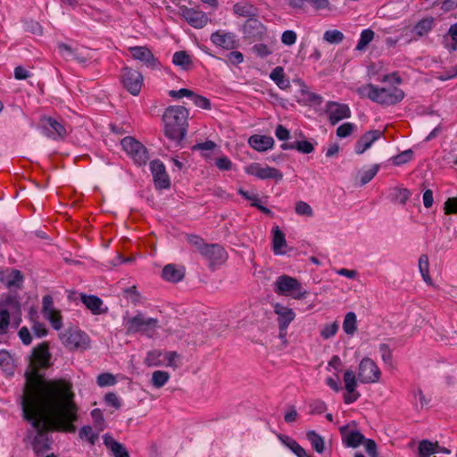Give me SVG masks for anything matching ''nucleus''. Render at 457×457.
Here are the masks:
<instances>
[{"label":"nucleus","mask_w":457,"mask_h":457,"mask_svg":"<svg viewBox=\"0 0 457 457\" xmlns=\"http://www.w3.org/2000/svg\"><path fill=\"white\" fill-rule=\"evenodd\" d=\"M73 384L66 378L36 380L29 382L21 397L22 415L37 431L31 442L37 454H43L51 447L48 427L74 433L78 420V407L74 402Z\"/></svg>","instance_id":"nucleus-1"},{"label":"nucleus","mask_w":457,"mask_h":457,"mask_svg":"<svg viewBox=\"0 0 457 457\" xmlns=\"http://www.w3.org/2000/svg\"><path fill=\"white\" fill-rule=\"evenodd\" d=\"M361 95L381 105H395L404 98V92L395 86L388 87L368 84L361 88Z\"/></svg>","instance_id":"nucleus-2"},{"label":"nucleus","mask_w":457,"mask_h":457,"mask_svg":"<svg viewBox=\"0 0 457 457\" xmlns=\"http://www.w3.org/2000/svg\"><path fill=\"white\" fill-rule=\"evenodd\" d=\"M158 324L159 320L157 319L145 317L141 312H137L135 316H123V326L126 335L146 334L154 330Z\"/></svg>","instance_id":"nucleus-3"},{"label":"nucleus","mask_w":457,"mask_h":457,"mask_svg":"<svg viewBox=\"0 0 457 457\" xmlns=\"http://www.w3.org/2000/svg\"><path fill=\"white\" fill-rule=\"evenodd\" d=\"M273 290L278 295H287L297 300L303 299L308 295L301 282L288 275L278 276L274 283Z\"/></svg>","instance_id":"nucleus-4"},{"label":"nucleus","mask_w":457,"mask_h":457,"mask_svg":"<svg viewBox=\"0 0 457 457\" xmlns=\"http://www.w3.org/2000/svg\"><path fill=\"white\" fill-rule=\"evenodd\" d=\"M37 128L43 136L55 141L62 140L68 133L60 116H41Z\"/></svg>","instance_id":"nucleus-5"},{"label":"nucleus","mask_w":457,"mask_h":457,"mask_svg":"<svg viewBox=\"0 0 457 457\" xmlns=\"http://www.w3.org/2000/svg\"><path fill=\"white\" fill-rule=\"evenodd\" d=\"M123 151L137 166H145L149 160L147 148L133 137H125L120 141Z\"/></svg>","instance_id":"nucleus-6"},{"label":"nucleus","mask_w":457,"mask_h":457,"mask_svg":"<svg viewBox=\"0 0 457 457\" xmlns=\"http://www.w3.org/2000/svg\"><path fill=\"white\" fill-rule=\"evenodd\" d=\"M187 116H162L167 137L179 143L187 135Z\"/></svg>","instance_id":"nucleus-7"},{"label":"nucleus","mask_w":457,"mask_h":457,"mask_svg":"<svg viewBox=\"0 0 457 457\" xmlns=\"http://www.w3.org/2000/svg\"><path fill=\"white\" fill-rule=\"evenodd\" d=\"M62 343L70 349H87L90 338L84 331L77 328H69L59 335Z\"/></svg>","instance_id":"nucleus-8"},{"label":"nucleus","mask_w":457,"mask_h":457,"mask_svg":"<svg viewBox=\"0 0 457 457\" xmlns=\"http://www.w3.org/2000/svg\"><path fill=\"white\" fill-rule=\"evenodd\" d=\"M381 371L370 358H363L359 364L358 378L362 384L376 383L379 380Z\"/></svg>","instance_id":"nucleus-9"},{"label":"nucleus","mask_w":457,"mask_h":457,"mask_svg":"<svg viewBox=\"0 0 457 457\" xmlns=\"http://www.w3.org/2000/svg\"><path fill=\"white\" fill-rule=\"evenodd\" d=\"M246 174L253 176L258 179H274L279 181L283 179V173L274 168L268 165L262 166L259 162H253L245 168Z\"/></svg>","instance_id":"nucleus-10"},{"label":"nucleus","mask_w":457,"mask_h":457,"mask_svg":"<svg viewBox=\"0 0 457 457\" xmlns=\"http://www.w3.org/2000/svg\"><path fill=\"white\" fill-rule=\"evenodd\" d=\"M120 80L123 87L133 96H137L143 85L142 74L131 68L124 67L121 70Z\"/></svg>","instance_id":"nucleus-11"},{"label":"nucleus","mask_w":457,"mask_h":457,"mask_svg":"<svg viewBox=\"0 0 457 457\" xmlns=\"http://www.w3.org/2000/svg\"><path fill=\"white\" fill-rule=\"evenodd\" d=\"M43 317L47 320L54 329L59 330L62 327V318L58 310L54 308L53 297L46 295L42 298Z\"/></svg>","instance_id":"nucleus-12"},{"label":"nucleus","mask_w":457,"mask_h":457,"mask_svg":"<svg viewBox=\"0 0 457 457\" xmlns=\"http://www.w3.org/2000/svg\"><path fill=\"white\" fill-rule=\"evenodd\" d=\"M179 15L193 28L202 29L206 26L209 18L205 12L199 9L190 8L186 5L179 6Z\"/></svg>","instance_id":"nucleus-13"},{"label":"nucleus","mask_w":457,"mask_h":457,"mask_svg":"<svg viewBox=\"0 0 457 457\" xmlns=\"http://www.w3.org/2000/svg\"><path fill=\"white\" fill-rule=\"evenodd\" d=\"M149 166L155 187L168 189L170 187V180L164 163L161 160L155 159L150 162Z\"/></svg>","instance_id":"nucleus-14"},{"label":"nucleus","mask_w":457,"mask_h":457,"mask_svg":"<svg viewBox=\"0 0 457 457\" xmlns=\"http://www.w3.org/2000/svg\"><path fill=\"white\" fill-rule=\"evenodd\" d=\"M59 53L68 60H74L80 64H86L92 58L87 48H71L70 46L61 43L58 45Z\"/></svg>","instance_id":"nucleus-15"},{"label":"nucleus","mask_w":457,"mask_h":457,"mask_svg":"<svg viewBox=\"0 0 457 457\" xmlns=\"http://www.w3.org/2000/svg\"><path fill=\"white\" fill-rule=\"evenodd\" d=\"M201 255L210 262L212 268L223 263L228 257L225 249L218 244H207Z\"/></svg>","instance_id":"nucleus-16"},{"label":"nucleus","mask_w":457,"mask_h":457,"mask_svg":"<svg viewBox=\"0 0 457 457\" xmlns=\"http://www.w3.org/2000/svg\"><path fill=\"white\" fill-rule=\"evenodd\" d=\"M0 281L10 290L21 289L24 277L22 273L16 269H5L0 270Z\"/></svg>","instance_id":"nucleus-17"},{"label":"nucleus","mask_w":457,"mask_h":457,"mask_svg":"<svg viewBox=\"0 0 457 457\" xmlns=\"http://www.w3.org/2000/svg\"><path fill=\"white\" fill-rule=\"evenodd\" d=\"M129 52L134 59L138 60L147 68L153 70L159 68L160 62L149 48L145 46H133L129 48Z\"/></svg>","instance_id":"nucleus-18"},{"label":"nucleus","mask_w":457,"mask_h":457,"mask_svg":"<svg viewBox=\"0 0 457 457\" xmlns=\"http://www.w3.org/2000/svg\"><path fill=\"white\" fill-rule=\"evenodd\" d=\"M273 311L274 313L278 316L277 321L278 325V329H287L289 324L295 318V312L293 311V309L285 306L282 303H276L273 305Z\"/></svg>","instance_id":"nucleus-19"},{"label":"nucleus","mask_w":457,"mask_h":457,"mask_svg":"<svg viewBox=\"0 0 457 457\" xmlns=\"http://www.w3.org/2000/svg\"><path fill=\"white\" fill-rule=\"evenodd\" d=\"M343 444L346 447L356 448L365 440V436L356 429H350L349 425L339 428Z\"/></svg>","instance_id":"nucleus-20"},{"label":"nucleus","mask_w":457,"mask_h":457,"mask_svg":"<svg viewBox=\"0 0 457 457\" xmlns=\"http://www.w3.org/2000/svg\"><path fill=\"white\" fill-rule=\"evenodd\" d=\"M383 136L379 129L370 130L364 133L355 143L354 151L357 154H362L371 147L373 143Z\"/></svg>","instance_id":"nucleus-21"},{"label":"nucleus","mask_w":457,"mask_h":457,"mask_svg":"<svg viewBox=\"0 0 457 457\" xmlns=\"http://www.w3.org/2000/svg\"><path fill=\"white\" fill-rule=\"evenodd\" d=\"M211 41L217 46L226 50H232L237 47L235 35L231 32L218 30L211 35Z\"/></svg>","instance_id":"nucleus-22"},{"label":"nucleus","mask_w":457,"mask_h":457,"mask_svg":"<svg viewBox=\"0 0 457 457\" xmlns=\"http://www.w3.org/2000/svg\"><path fill=\"white\" fill-rule=\"evenodd\" d=\"M33 362L39 368H47L50 366L51 353L46 342L39 344L33 349Z\"/></svg>","instance_id":"nucleus-23"},{"label":"nucleus","mask_w":457,"mask_h":457,"mask_svg":"<svg viewBox=\"0 0 457 457\" xmlns=\"http://www.w3.org/2000/svg\"><path fill=\"white\" fill-rule=\"evenodd\" d=\"M272 235V252L275 255H284L287 253L286 247L287 246L285 233L275 226L271 229Z\"/></svg>","instance_id":"nucleus-24"},{"label":"nucleus","mask_w":457,"mask_h":457,"mask_svg":"<svg viewBox=\"0 0 457 457\" xmlns=\"http://www.w3.org/2000/svg\"><path fill=\"white\" fill-rule=\"evenodd\" d=\"M80 300H81L82 303L85 304L86 307L88 310H90V312L94 315L105 313L108 311L107 307H104V308L103 307L104 306L103 300L96 295L82 294L80 296Z\"/></svg>","instance_id":"nucleus-25"},{"label":"nucleus","mask_w":457,"mask_h":457,"mask_svg":"<svg viewBox=\"0 0 457 457\" xmlns=\"http://www.w3.org/2000/svg\"><path fill=\"white\" fill-rule=\"evenodd\" d=\"M248 144L258 152H265L273 147L274 139L270 136L253 135L249 137Z\"/></svg>","instance_id":"nucleus-26"},{"label":"nucleus","mask_w":457,"mask_h":457,"mask_svg":"<svg viewBox=\"0 0 457 457\" xmlns=\"http://www.w3.org/2000/svg\"><path fill=\"white\" fill-rule=\"evenodd\" d=\"M184 275V269H179L172 263L164 266L162 272V277L163 279L173 283H177L182 280Z\"/></svg>","instance_id":"nucleus-27"},{"label":"nucleus","mask_w":457,"mask_h":457,"mask_svg":"<svg viewBox=\"0 0 457 457\" xmlns=\"http://www.w3.org/2000/svg\"><path fill=\"white\" fill-rule=\"evenodd\" d=\"M172 62L174 65L180 67L184 71L190 69L192 60L186 51H178L172 56Z\"/></svg>","instance_id":"nucleus-28"},{"label":"nucleus","mask_w":457,"mask_h":457,"mask_svg":"<svg viewBox=\"0 0 457 457\" xmlns=\"http://www.w3.org/2000/svg\"><path fill=\"white\" fill-rule=\"evenodd\" d=\"M234 13L245 17V18H251L255 16V8L253 4L247 3V2H239L234 4L233 6Z\"/></svg>","instance_id":"nucleus-29"},{"label":"nucleus","mask_w":457,"mask_h":457,"mask_svg":"<svg viewBox=\"0 0 457 457\" xmlns=\"http://www.w3.org/2000/svg\"><path fill=\"white\" fill-rule=\"evenodd\" d=\"M270 78L276 83V85L281 88L286 89L289 87L290 82L286 78L284 70L282 67H276L270 74Z\"/></svg>","instance_id":"nucleus-30"},{"label":"nucleus","mask_w":457,"mask_h":457,"mask_svg":"<svg viewBox=\"0 0 457 457\" xmlns=\"http://www.w3.org/2000/svg\"><path fill=\"white\" fill-rule=\"evenodd\" d=\"M444 45L450 52L457 49V23L450 27L447 35L444 37Z\"/></svg>","instance_id":"nucleus-31"},{"label":"nucleus","mask_w":457,"mask_h":457,"mask_svg":"<svg viewBox=\"0 0 457 457\" xmlns=\"http://www.w3.org/2000/svg\"><path fill=\"white\" fill-rule=\"evenodd\" d=\"M306 437L312 448L318 453H322L324 452L325 444L324 439L321 436L316 433L314 430H310L306 433Z\"/></svg>","instance_id":"nucleus-32"},{"label":"nucleus","mask_w":457,"mask_h":457,"mask_svg":"<svg viewBox=\"0 0 457 457\" xmlns=\"http://www.w3.org/2000/svg\"><path fill=\"white\" fill-rule=\"evenodd\" d=\"M305 3L311 4L315 9H326L329 5L328 0H289V4L295 8H301Z\"/></svg>","instance_id":"nucleus-33"},{"label":"nucleus","mask_w":457,"mask_h":457,"mask_svg":"<svg viewBox=\"0 0 457 457\" xmlns=\"http://www.w3.org/2000/svg\"><path fill=\"white\" fill-rule=\"evenodd\" d=\"M343 329L347 335H353L355 333L357 330V318L354 312H349L345 314Z\"/></svg>","instance_id":"nucleus-34"},{"label":"nucleus","mask_w":457,"mask_h":457,"mask_svg":"<svg viewBox=\"0 0 457 457\" xmlns=\"http://www.w3.org/2000/svg\"><path fill=\"white\" fill-rule=\"evenodd\" d=\"M419 270L423 280L428 285H432V278L429 276V262L427 254H421L419 259Z\"/></svg>","instance_id":"nucleus-35"},{"label":"nucleus","mask_w":457,"mask_h":457,"mask_svg":"<svg viewBox=\"0 0 457 457\" xmlns=\"http://www.w3.org/2000/svg\"><path fill=\"white\" fill-rule=\"evenodd\" d=\"M436 447H438V443H432L428 440H421L419 444V457H430L433 453H436Z\"/></svg>","instance_id":"nucleus-36"},{"label":"nucleus","mask_w":457,"mask_h":457,"mask_svg":"<svg viewBox=\"0 0 457 457\" xmlns=\"http://www.w3.org/2000/svg\"><path fill=\"white\" fill-rule=\"evenodd\" d=\"M79 436L82 440L87 441L91 445H94L98 440L99 433L94 432L93 428L89 426H83L79 432Z\"/></svg>","instance_id":"nucleus-37"},{"label":"nucleus","mask_w":457,"mask_h":457,"mask_svg":"<svg viewBox=\"0 0 457 457\" xmlns=\"http://www.w3.org/2000/svg\"><path fill=\"white\" fill-rule=\"evenodd\" d=\"M325 114H350V109L347 104H339L337 102H328Z\"/></svg>","instance_id":"nucleus-38"},{"label":"nucleus","mask_w":457,"mask_h":457,"mask_svg":"<svg viewBox=\"0 0 457 457\" xmlns=\"http://www.w3.org/2000/svg\"><path fill=\"white\" fill-rule=\"evenodd\" d=\"M170 379V374L164 370H155L153 372L151 383L155 388L162 387Z\"/></svg>","instance_id":"nucleus-39"},{"label":"nucleus","mask_w":457,"mask_h":457,"mask_svg":"<svg viewBox=\"0 0 457 457\" xmlns=\"http://www.w3.org/2000/svg\"><path fill=\"white\" fill-rule=\"evenodd\" d=\"M411 196V192L407 188H398L395 187L393 189L391 194V200L395 203H399L400 204H405L408 199Z\"/></svg>","instance_id":"nucleus-40"},{"label":"nucleus","mask_w":457,"mask_h":457,"mask_svg":"<svg viewBox=\"0 0 457 457\" xmlns=\"http://www.w3.org/2000/svg\"><path fill=\"white\" fill-rule=\"evenodd\" d=\"M374 38V31L367 29L361 31L359 41L356 45L355 49L358 51H362L366 48V46L373 40Z\"/></svg>","instance_id":"nucleus-41"},{"label":"nucleus","mask_w":457,"mask_h":457,"mask_svg":"<svg viewBox=\"0 0 457 457\" xmlns=\"http://www.w3.org/2000/svg\"><path fill=\"white\" fill-rule=\"evenodd\" d=\"M162 352L159 350H153L147 353V355L145 359V363L148 367H158L163 364L161 360Z\"/></svg>","instance_id":"nucleus-42"},{"label":"nucleus","mask_w":457,"mask_h":457,"mask_svg":"<svg viewBox=\"0 0 457 457\" xmlns=\"http://www.w3.org/2000/svg\"><path fill=\"white\" fill-rule=\"evenodd\" d=\"M203 155L204 156V158L206 160H216V166L220 170H231L232 168V162L231 161L229 160L228 157L227 156H218L217 158H212L209 154L207 153H204L203 154Z\"/></svg>","instance_id":"nucleus-43"},{"label":"nucleus","mask_w":457,"mask_h":457,"mask_svg":"<svg viewBox=\"0 0 457 457\" xmlns=\"http://www.w3.org/2000/svg\"><path fill=\"white\" fill-rule=\"evenodd\" d=\"M344 382L347 393H353L357 386L355 373L351 370H346L344 373Z\"/></svg>","instance_id":"nucleus-44"},{"label":"nucleus","mask_w":457,"mask_h":457,"mask_svg":"<svg viewBox=\"0 0 457 457\" xmlns=\"http://www.w3.org/2000/svg\"><path fill=\"white\" fill-rule=\"evenodd\" d=\"M378 351L381 354V359L386 365H393L392 348L388 343H381L378 345Z\"/></svg>","instance_id":"nucleus-45"},{"label":"nucleus","mask_w":457,"mask_h":457,"mask_svg":"<svg viewBox=\"0 0 457 457\" xmlns=\"http://www.w3.org/2000/svg\"><path fill=\"white\" fill-rule=\"evenodd\" d=\"M0 367L5 372H12L13 361L11 354L6 350H0Z\"/></svg>","instance_id":"nucleus-46"},{"label":"nucleus","mask_w":457,"mask_h":457,"mask_svg":"<svg viewBox=\"0 0 457 457\" xmlns=\"http://www.w3.org/2000/svg\"><path fill=\"white\" fill-rule=\"evenodd\" d=\"M344 37V34L337 29H328L323 34V39L329 44H339Z\"/></svg>","instance_id":"nucleus-47"},{"label":"nucleus","mask_w":457,"mask_h":457,"mask_svg":"<svg viewBox=\"0 0 457 457\" xmlns=\"http://www.w3.org/2000/svg\"><path fill=\"white\" fill-rule=\"evenodd\" d=\"M433 22L434 21L432 18L423 19L416 24V26L414 27V31L419 36H424L432 29Z\"/></svg>","instance_id":"nucleus-48"},{"label":"nucleus","mask_w":457,"mask_h":457,"mask_svg":"<svg viewBox=\"0 0 457 457\" xmlns=\"http://www.w3.org/2000/svg\"><path fill=\"white\" fill-rule=\"evenodd\" d=\"M413 157V152L411 149L405 150L399 154H396L391 158L394 165L400 166L409 162Z\"/></svg>","instance_id":"nucleus-49"},{"label":"nucleus","mask_w":457,"mask_h":457,"mask_svg":"<svg viewBox=\"0 0 457 457\" xmlns=\"http://www.w3.org/2000/svg\"><path fill=\"white\" fill-rule=\"evenodd\" d=\"M295 211L300 216L312 217L314 215L312 206L304 201L296 202Z\"/></svg>","instance_id":"nucleus-50"},{"label":"nucleus","mask_w":457,"mask_h":457,"mask_svg":"<svg viewBox=\"0 0 457 457\" xmlns=\"http://www.w3.org/2000/svg\"><path fill=\"white\" fill-rule=\"evenodd\" d=\"M379 164H374L372 165L369 170H364L361 174L360 182L361 186H364L368 184L378 172L379 170Z\"/></svg>","instance_id":"nucleus-51"},{"label":"nucleus","mask_w":457,"mask_h":457,"mask_svg":"<svg viewBox=\"0 0 457 457\" xmlns=\"http://www.w3.org/2000/svg\"><path fill=\"white\" fill-rule=\"evenodd\" d=\"M302 96L304 101H307L310 105L317 106L320 105L322 103V97L313 92H310L305 87L302 89Z\"/></svg>","instance_id":"nucleus-52"},{"label":"nucleus","mask_w":457,"mask_h":457,"mask_svg":"<svg viewBox=\"0 0 457 457\" xmlns=\"http://www.w3.org/2000/svg\"><path fill=\"white\" fill-rule=\"evenodd\" d=\"M123 295L126 299L129 300L133 304H137L140 302V294L135 286L123 289Z\"/></svg>","instance_id":"nucleus-53"},{"label":"nucleus","mask_w":457,"mask_h":457,"mask_svg":"<svg viewBox=\"0 0 457 457\" xmlns=\"http://www.w3.org/2000/svg\"><path fill=\"white\" fill-rule=\"evenodd\" d=\"M193 150H201L202 152L213 151L215 154H219L220 149L217 145L211 140L198 143L193 146Z\"/></svg>","instance_id":"nucleus-54"},{"label":"nucleus","mask_w":457,"mask_h":457,"mask_svg":"<svg viewBox=\"0 0 457 457\" xmlns=\"http://www.w3.org/2000/svg\"><path fill=\"white\" fill-rule=\"evenodd\" d=\"M338 330V324L337 322H332L326 324L320 331V336L324 339H328L334 337Z\"/></svg>","instance_id":"nucleus-55"},{"label":"nucleus","mask_w":457,"mask_h":457,"mask_svg":"<svg viewBox=\"0 0 457 457\" xmlns=\"http://www.w3.org/2000/svg\"><path fill=\"white\" fill-rule=\"evenodd\" d=\"M191 101L195 106L199 108H202L204 110H211L210 100L203 96L196 95L194 93L191 97Z\"/></svg>","instance_id":"nucleus-56"},{"label":"nucleus","mask_w":457,"mask_h":457,"mask_svg":"<svg viewBox=\"0 0 457 457\" xmlns=\"http://www.w3.org/2000/svg\"><path fill=\"white\" fill-rule=\"evenodd\" d=\"M278 438L286 447L290 449L293 453L300 445L294 438L287 435L278 434Z\"/></svg>","instance_id":"nucleus-57"},{"label":"nucleus","mask_w":457,"mask_h":457,"mask_svg":"<svg viewBox=\"0 0 457 457\" xmlns=\"http://www.w3.org/2000/svg\"><path fill=\"white\" fill-rule=\"evenodd\" d=\"M96 381L99 386H112L116 383L114 376L110 373H102L98 375Z\"/></svg>","instance_id":"nucleus-58"},{"label":"nucleus","mask_w":457,"mask_h":457,"mask_svg":"<svg viewBox=\"0 0 457 457\" xmlns=\"http://www.w3.org/2000/svg\"><path fill=\"white\" fill-rule=\"evenodd\" d=\"M294 146H295V150L303 154H311L314 151L313 145L307 140L295 141Z\"/></svg>","instance_id":"nucleus-59"},{"label":"nucleus","mask_w":457,"mask_h":457,"mask_svg":"<svg viewBox=\"0 0 457 457\" xmlns=\"http://www.w3.org/2000/svg\"><path fill=\"white\" fill-rule=\"evenodd\" d=\"M187 241L191 245L195 247L200 254L203 251V248L207 245L204 243V239L197 235H188Z\"/></svg>","instance_id":"nucleus-60"},{"label":"nucleus","mask_w":457,"mask_h":457,"mask_svg":"<svg viewBox=\"0 0 457 457\" xmlns=\"http://www.w3.org/2000/svg\"><path fill=\"white\" fill-rule=\"evenodd\" d=\"M10 323V314L7 310H0V335L7 332Z\"/></svg>","instance_id":"nucleus-61"},{"label":"nucleus","mask_w":457,"mask_h":457,"mask_svg":"<svg viewBox=\"0 0 457 457\" xmlns=\"http://www.w3.org/2000/svg\"><path fill=\"white\" fill-rule=\"evenodd\" d=\"M253 52L259 57L264 58L271 54L272 51L265 44H256L253 46Z\"/></svg>","instance_id":"nucleus-62"},{"label":"nucleus","mask_w":457,"mask_h":457,"mask_svg":"<svg viewBox=\"0 0 457 457\" xmlns=\"http://www.w3.org/2000/svg\"><path fill=\"white\" fill-rule=\"evenodd\" d=\"M354 125L349 122L343 123L337 129V135L339 137H346L353 131Z\"/></svg>","instance_id":"nucleus-63"},{"label":"nucleus","mask_w":457,"mask_h":457,"mask_svg":"<svg viewBox=\"0 0 457 457\" xmlns=\"http://www.w3.org/2000/svg\"><path fill=\"white\" fill-rule=\"evenodd\" d=\"M91 417L94 420L95 425L99 428V430L104 429V419L100 409H94L91 411Z\"/></svg>","instance_id":"nucleus-64"}]
</instances>
